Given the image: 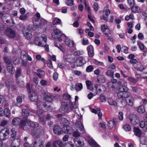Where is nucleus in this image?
Returning a JSON list of instances; mask_svg holds the SVG:
<instances>
[{
	"instance_id": "nucleus-1",
	"label": "nucleus",
	"mask_w": 147,
	"mask_h": 147,
	"mask_svg": "<svg viewBox=\"0 0 147 147\" xmlns=\"http://www.w3.org/2000/svg\"><path fill=\"white\" fill-rule=\"evenodd\" d=\"M20 126L22 128L25 130L31 127L34 128H36L38 127V124L36 122L29 120L28 121L25 119V120L24 119L22 121Z\"/></svg>"
},
{
	"instance_id": "nucleus-2",
	"label": "nucleus",
	"mask_w": 147,
	"mask_h": 147,
	"mask_svg": "<svg viewBox=\"0 0 147 147\" xmlns=\"http://www.w3.org/2000/svg\"><path fill=\"white\" fill-rule=\"evenodd\" d=\"M76 126L77 127V131H75L73 134V136L78 137L80 136V133L78 131H80L81 133H84L85 131L82 123L80 121H77L76 123Z\"/></svg>"
},
{
	"instance_id": "nucleus-3",
	"label": "nucleus",
	"mask_w": 147,
	"mask_h": 147,
	"mask_svg": "<svg viewBox=\"0 0 147 147\" xmlns=\"http://www.w3.org/2000/svg\"><path fill=\"white\" fill-rule=\"evenodd\" d=\"M37 106L40 110L37 111V114L39 117L42 115L44 110H45V109L46 110L49 111V108L50 107V106H47L46 103L43 102H38L37 103Z\"/></svg>"
},
{
	"instance_id": "nucleus-4",
	"label": "nucleus",
	"mask_w": 147,
	"mask_h": 147,
	"mask_svg": "<svg viewBox=\"0 0 147 147\" xmlns=\"http://www.w3.org/2000/svg\"><path fill=\"white\" fill-rule=\"evenodd\" d=\"M63 35L61 32L58 29L54 30L52 33V37L55 39H57L60 42L62 41L61 37Z\"/></svg>"
},
{
	"instance_id": "nucleus-5",
	"label": "nucleus",
	"mask_w": 147,
	"mask_h": 147,
	"mask_svg": "<svg viewBox=\"0 0 147 147\" xmlns=\"http://www.w3.org/2000/svg\"><path fill=\"white\" fill-rule=\"evenodd\" d=\"M61 107L59 109V111L64 114H67L70 112L68 105L66 102H62L61 103Z\"/></svg>"
},
{
	"instance_id": "nucleus-6",
	"label": "nucleus",
	"mask_w": 147,
	"mask_h": 147,
	"mask_svg": "<svg viewBox=\"0 0 147 147\" xmlns=\"http://www.w3.org/2000/svg\"><path fill=\"white\" fill-rule=\"evenodd\" d=\"M43 142L40 137H35L33 141V147H43Z\"/></svg>"
},
{
	"instance_id": "nucleus-7",
	"label": "nucleus",
	"mask_w": 147,
	"mask_h": 147,
	"mask_svg": "<svg viewBox=\"0 0 147 147\" xmlns=\"http://www.w3.org/2000/svg\"><path fill=\"white\" fill-rule=\"evenodd\" d=\"M86 84L87 89L92 91L93 92H94V95H96L97 94V85H95L94 86H93L92 85L91 82L89 80L86 81Z\"/></svg>"
},
{
	"instance_id": "nucleus-8",
	"label": "nucleus",
	"mask_w": 147,
	"mask_h": 147,
	"mask_svg": "<svg viewBox=\"0 0 147 147\" xmlns=\"http://www.w3.org/2000/svg\"><path fill=\"white\" fill-rule=\"evenodd\" d=\"M43 95L44 97V99L47 101L50 102H51L53 100V97L57 99L59 97V95H56L51 96L50 94L46 92H43Z\"/></svg>"
},
{
	"instance_id": "nucleus-9",
	"label": "nucleus",
	"mask_w": 147,
	"mask_h": 147,
	"mask_svg": "<svg viewBox=\"0 0 147 147\" xmlns=\"http://www.w3.org/2000/svg\"><path fill=\"white\" fill-rule=\"evenodd\" d=\"M9 135V129L5 128L2 130L0 132V139L4 140L8 138Z\"/></svg>"
},
{
	"instance_id": "nucleus-10",
	"label": "nucleus",
	"mask_w": 147,
	"mask_h": 147,
	"mask_svg": "<svg viewBox=\"0 0 147 147\" xmlns=\"http://www.w3.org/2000/svg\"><path fill=\"white\" fill-rule=\"evenodd\" d=\"M5 33L4 35L5 34L8 37L13 38L16 36L15 31L11 28H7L6 30H5Z\"/></svg>"
},
{
	"instance_id": "nucleus-11",
	"label": "nucleus",
	"mask_w": 147,
	"mask_h": 147,
	"mask_svg": "<svg viewBox=\"0 0 147 147\" xmlns=\"http://www.w3.org/2000/svg\"><path fill=\"white\" fill-rule=\"evenodd\" d=\"M22 31L24 36L27 39L29 40L32 37L31 30L26 27L24 28Z\"/></svg>"
},
{
	"instance_id": "nucleus-12",
	"label": "nucleus",
	"mask_w": 147,
	"mask_h": 147,
	"mask_svg": "<svg viewBox=\"0 0 147 147\" xmlns=\"http://www.w3.org/2000/svg\"><path fill=\"white\" fill-rule=\"evenodd\" d=\"M130 92H123L121 89H119V92L117 93V96L119 98H125L127 96H129Z\"/></svg>"
},
{
	"instance_id": "nucleus-13",
	"label": "nucleus",
	"mask_w": 147,
	"mask_h": 147,
	"mask_svg": "<svg viewBox=\"0 0 147 147\" xmlns=\"http://www.w3.org/2000/svg\"><path fill=\"white\" fill-rule=\"evenodd\" d=\"M86 62L84 58L81 56L77 58L76 63L77 66H81L85 64Z\"/></svg>"
},
{
	"instance_id": "nucleus-14",
	"label": "nucleus",
	"mask_w": 147,
	"mask_h": 147,
	"mask_svg": "<svg viewBox=\"0 0 147 147\" xmlns=\"http://www.w3.org/2000/svg\"><path fill=\"white\" fill-rule=\"evenodd\" d=\"M36 128H34L33 129L31 130V133L32 135L34 138L40 137L39 135L42 134V131L40 129H36Z\"/></svg>"
},
{
	"instance_id": "nucleus-15",
	"label": "nucleus",
	"mask_w": 147,
	"mask_h": 147,
	"mask_svg": "<svg viewBox=\"0 0 147 147\" xmlns=\"http://www.w3.org/2000/svg\"><path fill=\"white\" fill-rule=\"evenodd\" d=\"M28 95L30 99L32 101L36 102L38 99V97L37 94L34 92L30 91Z\"/></svg>"
},
{
	"instance_id": "nucleus-16",
	"label": "nucleus",
	"mask_w": 147,
	"mask_h": 147,
	"mask_svg": "<svg viewBox=\"0 0 147 147\" xmlns=\"http://www.w3.org/2000/svg\"><path fill=\"white\" fill-rule=\"evenodd\" d=\"M125 98L127 104L129 106L132 105L134 103V99L133 97L131 95L130 92L129 96H127Z\"/></svg>"
},
{
	"instance_id": "nucleus-17",
	"label": "nucleus",
	"mask_w": 147,
	"mask_h": 147,
	"mask_svg": "<svg viewBox=\"0 0 147 147\" xmlns=\"http://www.w3.org/2000/svg\"><path fill=\"white\" fill-rule=\"evenodd\" d=\"M65 60L70 63H73L75 62L76 60L72 55L68 54L65 56Z\"/></svg>"
},
{
	"instance_id": "nucleus-18",
	"label": "nucleus",
	"mask_w": 147,
	"mask_h": 147,
	"mask_svg": "<svg viewBox=\"0 0 147 147\" xmlns=\"http://www.w3.org/2000/svg\"><path fill=\"white\" fill-rule=\"evenodd\" d=\"M1 19L4 22H5L7 24L9 23L12 20L10 15L8 13L4 14Z\"/></svg>"
},
{
	"instance_id": "nucleus-19",
	"label": "nucleus",
	"mask_w": 147,
	"mask_h": 147,
	"mask_svg": "<svg viewBox=\"0 0 147 147\" xmlns=\"http://www.w3.org/2000/svg\"><path fill=\"white\" fill-rule=\"evenodd\" d=\"M46 22L43 19L41 20L40 19H38L33 22V24L34 26H39L42 25H44Z\"/></svg>"
},
{
	"instance_id": "nucleus-20",
	"label": "nucleus",
	"mask_w": 147,
	"mask_h": 147,
	"mask_svg": "<svg viewBox=\"0 0 147 147\" xmlns=\"http://www.w3.org/2000/svg\"><path fill=\"white\" fill-rule=\"evenodd\" d=\"M9 73L11 74H13L15 72V68L12 63H9L7 65L6 67Z\"/></svg>"
},
{
	"instance_id": "nucleus-21",
	"label": "nucleus",
	"mask_w": 147,
	"mask_h": 147,
	"mask_svg": "<svg viewBox=\"0 0 147 147\" xmlns=\"http://www.w3.org/2000/svg\"><path fill=\"white\" fill-rule=\"evenodd\" d=\"M22 114L24 119H26L29 115L30 111L26 109H23L22 110Z\"/></svg>"
},
{
	"instance_id": "nucleus-22",
	"label": "nucleus",
	"mask_w": 147,
	"mask_h": 147,
	"mask_svg": "<svg viewBox=\"0 0 147 147\" xmlns=\"http://www.w3.org/2000/svg\"><path fill=\"white\" fill-rule=\"evenodd\" d=\"M22 121L21 119L19 117H15L12 121V124L15 126H18L20 125H21Z\"/></svg>"
},
{
	"instance_id": "nucleus-23",
	"label": "nucleus",
	"mask_w": 147,
	"mask_h": 147,
	"mask_svg": "<svg viewBox=\"0 0 147 147\" xmlns=\"http://www.w3.org/2000/svg\"><path fill=\"white\" fill-rule=\"evenodd\" d=\"M35 44L39 46L42 47L44 45L42 42V38L40 37H36L34 40Z\"/></svg>"
},
{
	"instance_id": "nucleus-24",
	"label": "nucleus",
	"mask_w": 147,
	"mask_h": 147,
	"mask_svg": "<svg viewBox=\"0 0 147 147\" xmlns=\"http://www.w3.org/2000/svg\"><path fill=\"white\" fill-rule=\"evenodd\" d=\"M74 144L77 147H81L83 146V143L80 140L78 137H75L74 139Z\"/></svg>"
},
{
	"instance_id": "nucleus-25",
	"label": "nucleus",
	"mask_w": 147,
	"mask_h": 147,
	"mask_svg": "<svg viewBox=\"0 0 147 147\" xmlns=\"http://www.w3.org/2000/svg\"><path fill=\"white\" fill-rule=\"evenodd\" d=\"M88 54L90 57H92L94 55V48L91 45H90L87 47Z\"/></svg>"
},
{
	"instance_id": "nucleus-26",
	"label": "nucleus",
	"mask_w": 147,
	"mask_h": 147,
	"mask_svg": "<svg viewBox=\"0 0 147 147\" xmlns=\"http://www.w3.org/2000/svg\"><path fill=\"white\" fill-rule=\"evenodd\" d=\"M134 66L137 70L140 71H142L145 69L142 64L138 62L136 64H134Z\"/></svg>"
},
{
	"instance_id": "nucleus-27",
	"label": "nucleus",
	"mask_w": 147,
	"mask_h": 147,
	"mask_svg": "<svg viewBox=\"0 0 147 147\" xmlns=\"http://www.w3.org/2000/svg\"><path fill=\"white\" fill-rule=\"evenodd\" d=\"M69 108L70 110V112L75 108L74 112L76 113H77L76 111L78 110V107L77 106H76L75 103L71 102H70L69 103Z\"/></svg>"
},
{
	"instance_id": "nucleus-28",
	"label": "nucleus",
	"mask_w": 147,
	"mask_h": 147,
	"mask_svg": "<svg viewBox=\"0 0 147 147\" xmlns=\"http://www.w3.org/2000/svg\"><path fill=\"white\" fill-rule=\"evenodd\" d=\"M61 128L59 126L57 125L54 126L53 128V132L56 134L60 135L63 134V131L60 130Z\"/></svg>"
},
{
	"instance_id": "nucleus-29",
	"label": "nucleus",
	"mask_w": 147,
	"mask_h": 147,
	"mask_svg": "<svg viewBox=\"0 0 147 147\" xmlns=\"http://www.w3.org/2000/svg\"><path fill=\"white\" fill-rule=\"evenodd\" d=\"M101 30L102 32H105L106 30H108V33H105V35L107 37H108L109 34H111V32L110 31L109 29L108 26L105 24H103L101 26Z\"/></svg>"
},
{
	"instance_id": "nucleus-30",
	"label": "nucleus",
	"mask_w": 147,
	"mask_h": 147,
	"mask_svg": "<svg viewBox=\"0 0 147 147\" xmlns=\"http://www.w3.org/2000/svg\"><path fill=\"white\" fill-rule=\"evenodd\" d=\"M65 44L69 47H72L74 45L73 40H71L68 38H66L65 40Z\"/></svg>"
},
{
	"instance_id": "nucleus-31",
	"label": "nucleus",
	"mask_w": 147,
	"mask_h": 147,
	"mask_svg": "<svg viewBox=\"0 0 147 147\" xmlns=\"http://www.w3.org/2000/svg\"><path fill=\"white\" fill-rule=\"evenodd\" d=\"M61 126H68L69 124V121L65 118H61Z\"/></svg>"
},
{
	"instance_id": "nucleus-32",
	"label": "nucleus",
	"mask_w": 147,
	"mask_h": 147,
	"mask_svg": "<svg viewBox=\"0 0 147 147\" xmlns=\"http://www.w3.org/2000/svg\"><path fill=\"white\" fill-rule=\"evenodd\" d=\"M88 142L92 147H100L93 140L89 139Z\"/></svg>"
},
{
	"instance_id": "nucleus-33",
	"label": "nucleus",
	"mask_w": 147,
	"mask_h": 147,
	"mask_svg": "<svg viewBox=\"0 0 147 147\" xmlns=\"http://www.w3.org/2000/svg\"><path fill=\"white\" fill-rule=\"evenodd\" d=\"M53 144L54 147H61L63 145L62 142L59 140H57L54 141Z\"/></svg>"
},
{
	"instance_id": "nucleus-34",
	"label": "nucleus",
	"mask_w": 147,
	"mask_h": 147,
	"mask_svg": "<svg viewBox=\"0 0 147 147\" xmlns=\"http://www.w3.org/2000/svg\"><path fill=\"white\" fill-rule=\"evenodd\" d=\"M97 89L98 88V91L100 93H103L105 91L106 88L105 86L102 85H100L98 86H97Z\"/></svg>"
},
{
	"instance_id": "nucleus-35",
	"label": "nucleus",
	"mask_w": 147,
	"mask_h": 147,
	"mask_svg": "<svg viewBox=\"0 0 147 147\" xmlns=\"http://www.w3.org/2000/svg\"><path fill=\"white\" fill-rule=\"evenodd\" d=\"M100 108H97V110L95 109H92L91 111L92 113L95 114H96L98 112V116L100 119H101L102 116V113L100 112Z\"/></svg>"
},
{
	"instance_id": "nucleus-36",
	"label": "nucleus",
	"mask_w": 147,
	"mask_h": 147,
	"mask_svg": "<svg viewBox=\"0 0 147 147\" xmlns=\"http://www.w3.org/2000/svg\"><path fill=\"white\" fill-rule=\"evenodd\" d=\"M134 131L135 135L138 137H139L141 134V132L139 128L138 127H134Z\"/></svg>"
},
{
	"instance_id": "nucleus-37",
	"label": "nucleus",
	"mask_w": 147,
	"mask_h": 147,
	"mask_svg": "<svg viewBox=\"0 0 147 147\" xmlns=\"http://www.w3.org/2000/svg\"><path fill=\"white\" fill-rule=\"evenodd\" d=\"M28 55L25 51H22L21 53V58L22 60H25L27 59Z\"/></svg>"
},
{
	"instance_id": "nucleus-38",
	"label": "nucleus",
	"mask_w": 147,
	"mask_h": 147,
	"mask_svg": "<svg viewBox=\"0 0 147 147\" xmlns=\"http://www.w3.org/2000/svg\"><path fill=\"white\" fill-rule=\"evenodd\" d=\"M4 61L8 65L9 63H11V61L10 58L6 55H4Z\"/></svg>"
},
{
	"instance_id": "nucleus-39",
	"label": "nucleus",
	"mask_w": 147,
	"mask_h": 147,
	"mask_svg": "<svg viewBox=\"0 0 147 147\" xmlns=\"http://www.w3.org/2000/svg\"><path fill=\"white\" fill-rule=\"evenodd\" d=\"M37 73H36V75L39 77L41 78L42 76L44 75L45 74L44 71L41 69H38L37 70Z\"/></svg>"
},
{
	"instance_id": "nucleus-40",
	"label": "nucleus",
	"mask_w": 147,
	"mask_h": 147,
	"mask_svg": "<svg viewBox=\"0 0 147 147\" xmlns=\"http://www.w3.org/2000/svg\"><path fill=\"white\" fill-rule=\"evenodd\" d=\"M0 33L2 35H4L5 33L4 25L0 23Z\"/></svg>"
},
{
	"instance_id": "nucleus-41",
	"label": "nucleus",
	"mask_w": 147,
	"mask_h": 147,
	"mask_svg": "<svg viewBox=\"0 0 147 147\" xmlns=\"http://www.w3.org/2000/svg\"><path fill=\"white\" fill-rule=\"evenodd\" d=\"M108 102L110 105H114L115 106H117V103L116 102L111 98L108 99Z\"/></svg>"
},
{
	"instance_id": "nucleus-42",
	"label": "nucleus",
	"mask_w": 147,
	"mask_h": 147,
	"mask_svg": "<svg viewBox=\"0 0 147 147\" xmlns=\"http://www.w3.org/2000/svg\"><path fill=\"white\" fill-rule=\"evenodd\" d=\"M138 112L140 114L144 113L145 112L144 106L142 105L139 107L138 109Z\"/></svg>"
},
{
	"instance_id": "nucleus-43",
	"label": "nucleus",
	"mask_w": 147,
	"mask_h": 147,
	"mask_svg": "<svg viewBox=\"0 0 147 147\" xmlns=\"http://www.w3.org/2000/svg\"><path fill=\"white\" fill-rule=\"evenodd\" d=\"M5 117H9L11 116L10 111L9 109L6 108L4 110V114Z\"/></svg>"
},
{
	"instance_id": "nucleus-44",
	"label": "nucleus",
	"mask_w": 147,
	"mask_h": 147,
	"mask_svg": "<svg viewBox=\"0 0 147 147\" xmlns=\"http://www.w3.org/2000/svg\"><path fill=\"white\" fill-rule=\"evenodd\" d=\"M83 86L82 84L81 83L78 84H76L75 85V89L77 91H80L82 89Z\"/></svg>"
},
{
	"instance_id": "nucleus-45",
	"label": "nucleus",
	"mask_w": 147,
	"mask_h": 147,
	"mask_svg": "<svg viewBox=\"0 0 147 147\" xmlns=\"http://www.w3.org/2000/svg\"><path fill=\"white\" fill-rule=\"evenodd\" d=\"M22 69L20 68H18L17 69L15 76L16 78H18L21 75Z\"/></svg>"
},
{
	"instance_id": "nucleus-46",
	"label": "nucleus",
	"mask_w": 147,
	"mask_h": 147,
	"mask_svg": "<svg viewBox=\"0 0 147 147\" xmlns=\"http://www.w3.org/2000/svg\"><path fill=\"white\" fill-rule=\"evenodd\" d=\"M131 9L132 12L134 13L139 12L140 11V8L137 6L132 7Z\"/></svg>"
},
{
	"instance_id": "nucleus-47",
	"label": "nucleus",
	"mask_w": 147,
	"mask_h": 147,
	"mask_svg": "<svg viewBox=\"0 0 147 147\" xmlns=\"http://www.w3.org/2000/svg\"><path fill=\"white\" fill-rule=\"evenodd\" d=\"M127 80L130 83L133 84H135L138 81V80L137 79L131 77L128 78Z\"/></svg>"
},
{
	"instance_id": "nucleus-48",
	"label": "nucleus",
	"mask_w": 147,
	"mask_h": 147,
	"mask_svg": "<svg viewBox=\"0 0 147 147\" xmlns=\"http://www.w3.org/2000/svg\"><path fill=\"white\" fill-rule=\"evenodd\" d=\"M106 74L108 76L114 78V72L111 70H109L106 72Z\"/></svg>"
},
{
	"instance_id": "nucleus-49",
	"label": "nucleus",
	"mask_w": 147,
	"mask_h": 147,
	"mask_svg": "<svg viewBox=\"0 0 147 147\" xmlns=\"http://www.w3.org/2000/svg\"><path fill=\"white\" fill-rule=\"evenodd\" d=\"M20 141L16 140L15 142H13L11 144V146L12 147H19L20 145Z\"/></svg>"
},
{
	"instance_id": "nucleus-50",
	"label": "nucleus",
	"mask_w": 147,
	"mask_h": 147,
	"mask_svg": "<svg viewBox=\"0 0 147 147\" xmlns=\"http://www.w3.org/2000/svg\"><path fill=\"white\" fill-rule=\"evenodd\" d=\"M123 128L126 131H129L131 129V127L127 124L123 126Z\"/></svg>"
},
{
	"instance_id": "nucleus-51",
	"label": "nucleus",
	"mask_w": 147,
	"mask_h": 147,
	"mask_svg": "<svg viewBox=\"0 0 147 147\" xmlns=\"http://www.w3.org/2000/svg\"><path fill=\"white\" fill-rule=\"evenodd\" d=\"M61 22V20L58 18H55L53 21V25H55L57 23L59 24Z\"/></svg>"
},
{
	"instance_id": "nucleus-52",
	"label": "nucleus",
	"mask_w": 147,
	"mask_h": 147,
	"mask_svg": "<svg viewBox=\"0 0 147 147\" xmlns=\"http://www.w3.org/2000/svg\"><path fill=\"white\" fill-rule=\"evenodd\" d=\"M138 45L141 50H144V49L145 46L144 44L141 42H139L138 43Z\"/></svg>"
},
{
	"instance_id": "nucleus-53",
	"label": "nucleus",
	"mask_w": 147,
	"mask_h": 147,
	"mask_svg": "<svg viewBox=\"0 0 147 147\" xmlns=\"http://www.w3.org/2000/svg\"><path fill=\"white\" fill-rule=\"evenodd\" d=\"M66 5L68 6H72L74 5L73 0H67L65 3Z\"/></svg>"
},
{
	"instance_id": "nucleus-54",
	"label": "nucleus",
	"mask_w": 147,
	"mask_h": 147,
	"mask_svg": "<svg viewBox=\"0 0 147 147\" xmlns=\"http://www.w3.org/2000/svg\"><path fill=\"white\" fill-rule=\"evenodd\" d=\"M94 68L92 65H90L86 68V71L88 72H90L93 71Z\"/></svg>"
},
{
	"instance_id": "nucleus-55",
	"label": "nucleus",
	"mask_w": 147,
	"mask_h": 147,
	"mask_svg": "<svg viewBox=\"0 0 147 147\" xmlns=\"http://www.w3.org/2000/svg\"><path fill=\"white\" fill-rule=\"evenodd\" d=\"M63 98L66 100H70L71 96L67 94H64L63 96Z\"/></svg>"
},
{
	"instance_id": "nucleus-56",
	"label": "nucleus",
	"mask_w": 147,
	"mask_h": 147,
	"mask_svg": "<svg viewBox=\"0 0 147 147\" xmlns=\"http://www.w3.org/2000/svg\"><path fill=\"white\" fill-rule=\"evenodd\" d=\"M108 85L109 88L110 89H112V90H113L114 89L116 86V85H115L113 84L110 82L108 83Z\"/></svg>"
},
{
	"instance_id": "nucleus-57",
	"label": "nucleus",
	"mask_w": 147,
	"mask_h": 147,
	"mask_svg": "<svg viewBox=\"0 0 147 147\" xmlns=\"http://www.w3.org/2000/svg\"><path fill=\"white\" fill-rule=\"evenodd\" d=\"M93 8L96 12L98 9V5L97 3L95 2L93 4Z\"/></svg>"
},
{
	"instance_id": "nucleus-58",
	"label": "nucleus",
	"mask_w": 147,
	"mask_h": 147,
	"mask_svg": "<svg viewBox=\"0 0 147 147\" xmlns=\"http://www.w3.org/2000/svg\"><path fill=\"white\" fill-rule=\"evenodd\" d=\"M68 126H65L63 127L62 128V131L63 133L64 132L65 133H68L69 132V130L68 129Z\"/></svg>"
},
{
	"instance_id": "nucleus-59",
	"label": "nucleus",
	"mask_w": 147,
	"mask_h": 147,
	"mask_svg": "<svg viewBox=\"0 0 147 147\" xmlns=\"http://www.w3.org/2000/svg\"><path fill=\"white\" fill-rule=\"evenodd\" d=\"M83 53V52L82 51H75L74 53V54L75 55L79 56L82 55Z\"/></svg>"
},
{
	"instance_id": "nucleus-60",
	"label": "nucleus",
	"mask_w": 147,
	"mask_h": 147,
	"mask_svg": "<svg viewBox=\"0 0 147 147\" xmlns=\"http://www.w3.org/2000/svg\"><path fill=\"white\" fill-rule=\"evenodd\" d=\"M13 63L15 65H16L18 64V62L19 61V59L17 58V57L14 56L13 57Z\"/></svg>"
},
{
	"instance_id": "nucleus-61",
	"label": "nucleus",
	"mask_w": 147,
	"mask_h": 147,
	"mask_svg": "<svg viewBox=\"0 0 147 147\" xmlns=\"http://www.w3.org/2000/svg\"><path fill=\"white\" fill-rule=\"evenodd\" d=\"M39 121L42 124L44 125L45 124V118L42 117H39Z\"/></svg>"
},
{
	"instance_id": "nucleus-62",
	"label": "nucleus",
	"mask_w": 147,
	"mask_h": 147,
	"mask_svg": "<svg viewBox=\"0 0 147 147\" xmlns=\"http://www.w3.org/2000/svg\"><path fill=\"white\" fill-rule=\"evenodd\" d=\"M127 104L126 100L125 101V100H123L121 101L120 105L121 107H123L126 105Z\"/></svg>"
},
{
	"instance_id": "nucleus-63",
	"label": "nucleus",
	"mask_w": 147,
	"mask_h": 147,
	"mask_svg": "<svg viewBox=\"0 0 147 147\" xmlns=\"http://www.w3.org/2000/svg\"><path fill=\"white\" fill-rule=\"evenodd\" d=\"M108 127H109V129H111L113 127V123L112 121H110L108 122Z\"/></svg>"
},
{
	"instance_id": "nucleus-64",
	"label": "nucleus",
	"mask_w": 147,
	"mask_h": 147,
	"mask_svg": "<svg viewBox=\"0 0 147 147\" xmlns=\"http://www.w3.org/2000/svg\"><path fill=\"white\" fill-rule=\"evenodd\" d=\"M8 123V121L7 120H3L0 123V125L3 127H4Z\"/></svg>"
}]
</instances>
